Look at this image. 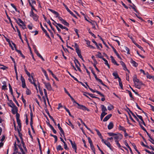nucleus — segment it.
Instances as JSON below:
<instances>
[{
	"label": "nucleus",
	"instance_id": "obj_21",
	"mask_svg": "<svg viewBox=\"0 0 154 154\" xmlns=\"http://www.w3.org/2000/svg\"><path fill=\"white\" fill-rule=\"evenodd\" d=\"M131 63L132 64L133 66L135 67H137L138 66L137 63L135 61L133 60L131 58Z\"/></svg>",
	"mask_w": 154,
	"mask_h": 154
},
{
	"label": "nucleus",
	"instance_id": "obj_64",
	"mask_svg": "<svg viewBox=\"0 0 154 154\" xmlns=\"http://www.w3.org/2000/svg\"><path fill=\"white\" fill-rule=\"evenodd\" d=\"M149 140L150 141L152 144L154 145V140H153L152 138H151L150 139H149Z\"/></svg>",
	"mask_w": 154,
	"mask_h": 154
},
{
	"label": "nucleus",
	"instance_id": "obj_57",
	"mask_svg": "<svg viewBox=\"0 0 154 154\" xmlns=\"http://www.w3.org/2000/svg\"><path fill=\"white\" fill-rule=\"evenodd\" d=\"M133 6H131V8L133 9L134 10V11H135L136 13H137L138 11L135 8L136 6L134 4H133Z\"/></svg>",
	"mask_w": 154,
	"mask_h": 154
},
{
	"label": "nucleus",
	"instance_id": "obj_35",
	"mask_svg": "<svg viewBox=\"0 0 154 154\" xmlns=\"http://www.w3.org/2000/svg\"><path fill=\"white\" fill-rule=\"evenodd\" d=\"M146 77L147 78L149 79H152L153 78L154 76H151L149 75L148 72L146 73Z\"/></svg>",
	"mask_w": 154,
	"mask_h": 154
},
{
	"label": "nucleus",
	"instance_id": "obj_13",
	"mask_svg": "<svg viewBox=\"0 0 154 154\" xmlns=\"http://www.w3.org/2000/svg\"><path fill=\"white\" fill-rule=\"evenodd\" d=\"M110 45L111 46V47L112 48L114 53L116 54V56H117V57L120 59L122 60V58L121 57H120V55L119 54L117 53V51H116V49L114 48L112 45Z\"/></svg>",
	"mask_w": 154,
	"mask_h": 154
},
{
	"label": "nucleus",
	"instance_id": "obj_27",
	"mask_svg": "<svg viewBox=\"0 0 154 154\" xmlns=\"http://www.w3.org/2000/svg\"><path fill=\"white\" fill-rule=\"evenodd\" d=\"M16 51L19 54H20L21 56L23 58H25V56H24L23 54H22L21 51L19 50H18L17 49H16Z\"/></svg>",
	"mask_w": 154,
	"mask_h": 154
},
{
	"label": "nucleus",
	"instance_id": "obj_14",
	"mask_svg": "<svg viewBox=\"0 0 154 154\" xmlns=\"http://www.w3.org/2000/svg\"><path fill=\"white\" fill-rule=\"evenodd\" d=\"M14 19H15V20L16 21L17 23L18 24V25L19 26H21L23 29H24L26 28V25L24 23H23V24H22V25H21L18 22L17 20V19H16V18H14Z\"/></svg>",
	"mask_w": 154,
	"mask_h": 154
},
{
	"label": "nucleus",
	"instance_id": "obj_31",
	"mask_svg": "<svg viewBox=\"0 0 154 154\" xmlns=\"http://www.w3.org/2000/svg\"><path fill=\"white\" fill-rule=\"evenodd\" d=\"M95 131L97 132V134L99 136L101 139H102V136L101 134L100 133V131L97 129H96Z\"/></svg>",
	"mask_w": 154,
	"mask_h": 154
},
{
	"label": "nucleus",
	"instance_id": "obj_17",
	"mask_svg": "<svg viewBox=\"0 0 154 154\" xmlns=\"http://www.w3.org/2000/svg\"><path fill=\"white\" fill-rule=\"evenodd\" d=\"M112 115L111 114H109L106 116L103 119V122H106L112 116Z\"/></svg>",
	"mask_w": 154,
	"mask_h": 154
},
{
	"label": "nucleus",
	"instance_id": "obj_9",
	"mask_svg": "<svg viewBox=\"0 0 154 154\" xmlns=\"http://www.w3.org/2000/svg\"><path fill=\"white\" fill-rule=\"evenodd\" d=\"M40 25L41 29H42V31L44 32L45 33L46 35L49 38H50V36L49 34L47 33L46 30L44 29V27H43L41 23H40Z\"/></svg>",
	"mask_w": 154,
	"mask_h": 154
},
{
	"label": "nucleus",
	"instance_id": "obj_6",
	"mask_svg": "<svg viewBox=\"0 0 154 154\" xmlns=\"http://www.w3.org/2000/svg\"><path fill=\"white\" fill-rule=\"evenodd\" d=\"M93 75H94L95 79H96V80L97 81L99 82L102 85H103L104 86H105V87H106L107 88H108V87L106 85L104 84L103 82L101 80H100V79L98 78L97 77V76L95 74H95H94Z\"/></svg>",
	"mask_w": 154,
	"mask_h": 154
},
{
	"label": "nucleus",
	"instance_id": "obj_29",
	"mask_svg": "<svg viewBox=\"0 0 154 154\" xmlns=\"http://www.w3.org/2000/svg\"><path fill=\"white\" fill-rule=\"evenodd\" d=\"M24 66V70L25 71V72L26 74L28 75L29 77L30 78V77L31 76V75H30V73L27 70V69L26 68L25 66Z\"/></svg>",
	"mask_w": 154,
	"mask_h": 154
},
{
	"label": "nucleus",
	"instance_id": "obj_25",
	"mask_svg": "<svg viewBox=\"0 0 154 154\" xmlns=\"http://www.w3.org/2000/svg\"><path fill=\"white\" fill-rule=\"evenodd\" d=\"M101 107L102 112H105L107 111V109L104 105H101Z\"/></svg>",
	"mask_w": 154,
	"mask_h": 154
},
{
	"label": "nucleus",
	"instance_id": "obj_44",
	"mask_svg": "<svg viewBox=\"0 0 154 154\" xmlns=\"http://www.w3.org/2000/svg\"><path fill=\"white\" fill-rule=\"evenodd\" d=\"M85 94H88V95H89L92 98H96V97L94 96L93 94H90L89 93H87V92H85Z\"/></svg>",
	"mask_w": 154,
	"mask_h": 154
},
{
	"label": "nucleus",
	"instance_id": "obj_43",
	"mask_svg": "<svg viewBox=\"0 0 154 154\" xmlns=\"http://www.w3.org/2000/svg\"><path fill=\"white\" fill-rule=\"evenodd\" d=\"M113 106L111 104H110L109 106L108 107V109L109 110H111L112 109H113Z\"/></svg>",
	"mask_w": 154,
	"mask_h": 154
},
{
	"label": "nucleus",
	"instance_id": "obj_48",
	"mask_svg": "<svg viewBox=\"0 0 154 154\" xmlns=\"http://www.w3.org/2000/svg\"><path fill=\"white\" fill-rule=\"evenodd\" d=\"M131 114L135 118V119L137 120L139 122H140L139 119L137 118V117L134 114V113L133 112H132L131 113Z\"/></svg>",
	"mask_w": 154,
	"mask_h": 154
},
{
	"label": "nucleus",
	"instance_id": "obj_15",
	"mask_svg": "<svg viewBox=\"0 0 154 154\" xmlns=\"http://www.w3.org/2000/svg\"><path fill=\"white\" fill-rule=\"evenodd\" d=\"M48 10L52 13H54V14H55L56 15V17L58 18V17L59 16V13L57 12L50 9H48Z\"/></svg>",
	"mask_w": 154,
	"mask_h": 154
},
{
	"label": "nucleus",
	"instance_id": "obj_34",
	"mask_svg": "<svg viewBox=\"0 0 154 154\" xmlns=\"http://www.w3.org/2000/svg\"><path fill=\"white\" fill-rule=\"evenodd\" d=\"M33 73H31V77H32L33 81V84L34 85V86L36 87V88L37 89V85L35 83V79H34V78L33 76H32V74H33Z\"/></svg>",
	"mask_w": 154,
	"mask_h": 154
},
{
	"label": "nucleus",
	"instance_id": "obj_30",
	"mask_svg": "<svg viewBox=\"0 0 154 154\" xmlns=\"http://www.w3.org/2000/svg\"><path fill=\"white\" fill-rule=\"evenodd\" d=\"M107 114V113L106 112H102V113H101V116H100V119H101V120H102L103 117Z\"/></svg>",
	"mask_w": 154,
	"mask_h": 154
},
{
	"label": "nucleus",
	"instance_id": "obj_51",
	"mask_svg": "<svg viewBox=\"0 0 154 154\" xmlns=\"http://www.w3.org/2000/svg\"><path fill=\"white\" fill-rule=\"evenodd\" d=\"M20 79L21 80L22 83H23L25 82V80L24 78L23 77V76H22V75H21V76H20Z\"/></svg>",
	"mask_w": 154,
	"mask_h": 154
},
{
	"label": "nucleus",
	"instance_id": "obj_7",
	"mask_svg": "<svg viewBox=\"0 0 154 154\" xmlns=\"http://www.w3.org/2000/svg\"><path fill=\"white\" fill-rule=\"evenodd\" d=\"M44 83L45 85L46 88L48 91H51L52 90L51 85L49 83H47L45 82Z\"/></svg>",
	"mask_w": 154,
	"mask_h": 154
},
{
	"label": "nucleus",
	"instance_id": "obj_32",
	"mask_svg": "<svg viewBox=\"0 0 154 154\" xmlns=\"http://www.w3.org/2000/svg\"><path fill=\"white\" fill-rule=\"evenodd\" d=\"M134 44L138 48L140 49H141L142 51H144V52H145V51L143 50V48L141 47L140 46L137 44L136 42L134 43Z\"/></svg>",
	"mask_w": 154,
	"mask_h": 154
},
{
	"label": "nucleus",
	"instance_id": "obj_62",
	"mask_svg": "<svg viewBox=\"0 0 154 154\" xmlns=\"http://www.w3.org/2000/svg\"><path fill=\"white\" fill-rule=\"evenodd\" d=\"M88 142L90 144V145H91L93 144L92 143V141H91V140L90 137H88Z\"/></svg>",
	"mask_w": 154,
	"mask_h": 154
},
{
	"label": "nucleus",
	"instance_id": "obj_38",
	"mask_svg": "<svg viewBox=\"0 0 154 154\" xmlns=\"http://www.w3.org/2000/svg\"><path fill=\"white\" fill-rule=\"evenodd\" d=\"M9 88L10 91L11 93V95H13V90H12V89L11 86L10 84H9Z\"/></svg>",
	"mask_w": 154,
	"mask_h": 154
},
{
	"label": "nucleus",
	"instance_id": "obj_22",
	"mask_svg": "<svg viewBox=\"0 0 154 154\" xmlns=\"http://www.w3.org/2000/svg\"><path fill=\"white\" fill-rule=\"evenodd\" d=\"M114 125L112 122H110L108 126V128L109 130H110L113 128Z\"/></svg>",
	"mask_w": 154,
	"mask_h": 154
},
{
	"label": "nucleus",
	"instance_id": "obj_55",
	"mask_svg": "<svg viewBox=\"0 0 154 154\" xmlns=\"http://www.w3.org/2000/svg\"><path fill=\"white\" fill-rule=\"evenodd\" d=\"M37 140L38 142V144L39 149H41L42 148V147H41V145L40 144L39 139L38 138H37Z\"/></svg>",
	"mask_w": 154,
	"mask_h": 154
},
{
	"label": "nucleus",
	"instance_id": "obj_60",
	"mask_svg": "<svg viewBox=\"0 0 154 154\" xmlns=\"http://www.w3.org/2000/svg\"><path fill=\"white\" fill-rule=\"evenodd\" d=\"M15 113L16 114V119H20V114L17 112L16 113Z\"/></svg>",
	"mask_w": 154,
	"mask_h": 154
},
{
	"label": "nucleus",
	"instance_id": "obj_36",
	"mask_svg": "<svg viewBox=\"0 0 154 154\" xmlns=\"http://www.w3.org/2000/svg\"><path fill=\"white\" fill-rule=\"evenodd\" d=\"M112 75L115 77V79H116L119 78V76L117 72H113Z\"/></svg>",
	"mask_w": 154,
	"mask_h": 154
},
{
	"label": "nucleus",
	"instance_id": "obj_53",
	"mask_svg": "<svg viewBox=\"0 0 154 154\" xmlns=\"http://www.w3.org/2000/svg\"><path fill=\"white\" fill-rule=\"evenodd\" d=\"M17 131H18V135L20 137L23 136L22 134L20 133V131L19 129L18 128H17Z\"/></svg>",
	"mask_w": 154,
	"mask_h": 154
},
{
	"label": "nucleus",
	"instance_id": "obj_52",
	"mask_svg": "<svg viewBox=\"0 0 154 154\" xmlns=\"http://www.w3.org/2000/svg\"><path fill=\"white\" fill-rule=\"evenodd\" d=\"M38 87L39 89L40 93L42 96L43 95V92L42 90L40 89V87L39 85L38 86Z\"/></svg>",
	"mask_w": 154,
	"mask_h": 154
},
{
	"label": "nucleus",
	"instance_id": "obj_39",
	"mask_svg": "<svg viewBox=\"0 0 154 154\" xmlns=\"http://www.w3.org/2000/svg\"><path fill=\"white\" fill-rule=\"evenodd\" d=\"M98 54L96 55V56H97L98 57L101 58H102V56L101 53L100 52H98Z\"/></svg>",
	"mask_w": 154,
	"mask_h": 154
},
{
	"label": "nucleus",
	"instance_id": "obj_40",
	"mask_svg": "<svg viewBox=\"0 0 154 154\" xmlns=\"http://www.w3.org/2000/svg\"><path fill=\"white\" fill-rule=\"evenodd\" d=\"M12 96H13V100L15 102V103H16L17 106H20L19 104L17 101L16 99V98L13 95H12Z\"/></svg>",
	"mask_w": 154,
	"mask_h": 154
},
{
	"label": "nucleus",
	"instance_id": "obj_33",
	"mask_svg": "<svg viewBox=\"0 0 154 154\" xmlns=\"http://www.w3.org/2000/svg\"><path fill=\"white\" fill-rule=\"evenodd\" d=\"M12 108H13L12 109V112L13 114H15L17 112L18 109L17 107V110H15L14 109V107H13Z\"/></svg>",
	"mask_w": 154,
	"mask_h": 154
},
{
	"label": "nucleus",
	"instance_id": "obj_20",
	"mask_svg": "<svg viewBox=\"0 0 154 154\" xmlns=\"http://www.w3.org/2000/svg\"><path fill=\"white\" fill-rule=\"evenodd\" d=\"M48 70L51 74V75L53 76V77L57 81H59V80L58 78L56 77L55 75L53 73L52 71L50 70L49 69H48Z\"/></svg>",
	"mask_w": 154,
	"mask_h": 154
},
{
	"label": "nucleus",
	"instance_id": "obj_8",
	"mask_svg": "<svg viewBox=\"0 0 154 154\" xmlns=\"http://www.w3.org/2000/svg\"><path fill=\"white\" fill-rule=\"evenodd\" d=\"M76 51L78 54V56L83 61H84L83 58L81 54V51L79 48H77L75 49Z\"/></svg>",
	"mask_w": 154,
	"mask_h": 154
},
{
	"label": "nucleus",
	"instance_id": "obj_16",
	"mask_svg": "<svg viewBox=\"0 0 154 154\" xmlns=\"http://www.w3.org/2000/svg\"><path fill=\"white\" fill-rule=\"evenodd\" d=\"M91 24V25H92V28L95 29H96L95 26V24H96L97 26H98V25L97 24V23L94 21L92 20L91 22L90 21L89 22Z\"/></svg>",
	"mask_w": 154,
	"mask_h": 154
},
{
	"label": "nucleus",
	"instance_id": "obj_49",
	"mask_svg": "<svg viewBox=\"0 0 154 154\" xmlns=\"http://www.w3.org/2000/svg\"><path fill=\"white\" fill-rule=\"evenodd\" d=\"M108 147H109L112 150L111 148V145L110 143L109 142H107V143L106 144Z\"/></svg>",
	"mask_w": 154,
	"mask_h": 154
},
{
	"label": "nucleus",
	"instance_id": "obj_59",
	"mask_svg": "<svg viewBox=\"0 0 154 154\" xmlns=\"http://www.w3.org/2000/svg\"><path fill=\"white\" fill-rule=\"evenodd\" d=\"M74 63L75 64V65H76V63H78L79 64V65L80 66V64L79 62V61H78V60L76 58H75V60H74Z\"/></svg>",
	"mask_w": 154,
	"mask_h": 154
},
{
	"label": "nucleus",
	"instance_id": "obj_42",
	"mask_svg": "<svg viewBox=\"0 0 154 154\" xmlns=\"http://www.w3.org/2000/svg\"><path fill=\"white\" fill-rule=\"evenodd\" d=\"M119 128L120 130L123 131L124 132H125V131L126 130L125 129V128L123 127L121 125H119Z\"/></svg>",
	"mask_w": 154,
	"mask_h": 154
},
{
	"label": "nucleus",
	"instance_id": "obj_1",
	"mask_svg": "<svg viewBox=\"0 0 154 154\" xmlns=\"http://www.w3.org/2000/svg\"><path fill=\"white\" fill-rule=\"evenodd\" d=\"M30 16L32 17L33 20L35 21H37L38 20V16L36 14H35L32 11H31Z\"/></svg>",
	"mask_w": 154,
	"mask_h": 154
},
{
	"label": "nucleus",
	"instance_id": "obj_37",
	"mask_svg": "<svg viewBox=\"0 0 154 154\" xmlns=\"http://www.w3.org/2000/svg\"><path fill=\"white\" fill-rule=\"evenodd\" d=\"M115 142L118 145L119 148L121 149L124 151L123 149L121 148V146L120 144L119 143V141L118 140H116Z\"/></svg>",
	"mask_w": 154,
	"mask_h": 154
},
{
	"label": "nucleus",
	"instance_id": "obj_47",
	"mask_svg": "<svg viewBox=\"0 0 154 154\" xmlns=\"http://www.w3.org/2000/svg\"><path fill=\"white\" fill-rule=\"evenodd\" d=\"M126 91H127L128 92V93L130 97L132 99H134V98L133 97V96H132V94L131 92L128 90H126Z\"/></svg>",
	"mask_w": 154,
	"mask_h": 154
},
{
	"label": "nucleus",
	"instance_id": "obj_50",
	"mask_svg": "<svg viewBox=\"0 0 154 154\" xmlns=\"http://www.w3.org/2000/svg\"><path fill=\"white\" fill-rule=\"evenodd\" d=\"M71 145H72V148L73 149L77 148V146H76V144L75 142H74L73 143V144H72Z\"/></svg>",
	"mask_w": 154,
	"mask_h": 154
},
{
	"label": "nucleus",
	"instance_id": "obj_54",
	"mask_svg": "<svg viewBox=\"0 0 154 154\" xmlns=\"http://www.w3.org/2000/svg\"><path fill=\"white\" fill-rule=\"evenodd\" d=\"M127 111L128 112V114L129 115V117H130V118L131 119V120L134 122H135V121L132 118V117L131 115H130V113H129V112H128V111Z\"/></svg>",
	"mask_w": 154,
	"mask_h": 154
},
{
	"label": "nucleus",
	"instance_id": "obj_18",
	"mask_svg": "<svg viewBox=\"0 0 154 154\" xmlns=\"http://www.w3.org/2000/svg\"><path fill=\"white\" fill-rule=\"evenodd\" d=\"M110 58L111 59L112 62L114 64L116 65L117 66L119 65V64L117 63V62H116V61L114 58L112 56H110Z\"/></svg>",
	"mask_w": 154,
	"mask_h": 154
},
{
	"label": "nucleus",
	"instance_id": "obj_4",
	"mask_svg": "<svg viewBox=\"0 0 154 154\" xmlns=\"http://www.w3.org/2000/svg\"><path fill=\"white\" fill-rule=\"evenodd\" d=\"M134 84L135 87L139 89H140L141 85H144L140 81L138 82L134 83Z\"/></svg>",
	"mask_w": 154,
	"mask_h": 154
},
{
	"label": "nucleus",
	"instance_id": "obj_45",
	"mask_svg": "<svg viewBox=\"0 0 154 154\" xmlns=\"http://www.w3.org/2000/svg\"><path fill=\"white\" fill-rule=\"evenodd\" d=\"M139 124L140 127L141 128H142V129L144 131H145V132H146V129L144 128L141 125V123L140 122H139Z\"/></svg>",
	"mask_w": 154,
	"mask_h": 154
},
{
	"label": "nucleus",
	"instance_id": "obj_24",
	"mask_svg": "<svg viewBox=\"0 0 154 154\" xmlns=\"http://www.w3.org/2000/svg\"><path fill=\"white\" fill-rule=\"evenodd\" d=\"M57 25L61 29H65L66 30H68V29L65 26H63L61 24H60V23H57Z\"/></svg>",
	"mask_w": 154,
	"mask_h": 154
},
{
	"label": "nucleus",
	"instance_id": "obj_56",
	"mask_svg": "<svg viewBox=\"0 0 154 154\" xmlns=\"http://www.w3.org/2000/svg\"><path fill=\"white\" fill-rule=\"evenodd\" d=\"M128 36L129 38H130L131 39L133 42L134 44V43H135L136 42H135V41L134 40L133 38H132V37L131 36L129 35H128Z\"/></svg>",
	"mask_w": 154,
	"mask_h": 154
},
{
	"label": "nucleus",
	"instance_id": "obj_23",
	"mask_svg": "<svg viewBox=\"0 0 154 154\" xmlns=\"http://www.w3.org/2000/svg\"><path fill=\"white\" fill-rule=\"evenodd\" d=\"M133 81L134 82V83L136 82H138L139 81V79L137 78V75H134L133 76Z\"/></svg>",
	"mask_w": 154,
	"mask_h": 154
},
{
	"label": "nucleus",
	"instance_id": "obj_26",
	"mask_svg": "<svg viewBox=\"0 0 154 154\" xmlns=\"http://www.w3.org/2000/svg\"><path fill=\"white\" fill-rule=\"evenodd\" d=\"M123 49L124 51L126 52V51H127V54H130L129 49L127 47H124L123 48Z\"/></svg>",
	"mask_w": 154,
	"mask_h": 154
},
{
	"label": "nucleus",
	"instance_id": "obj_11",
	"mask_svg": "<svg viewBox=\"0 0 154 154\" xmlns=\"http://www.w3.org/2000/svg\"><path fill=\"white\" fill-rule=\"evenodd\" d=\"M115 136L114 138L117 140L119 139H121L122 137V135L120 134H116V135H114Z\"/></svg>",
	"mask_w": 154,
	"mask_h": 154
},
{
	"label": "nucleus",
	"instance_id": "obj_10",
	"mask_svg": "<svg viewBox=\"0 0 154 154\" xmlns=\"http://www.w3.org/2000/svg\"><path fill=\"white\" fill-rule=\"evenodd\" d=\"M122 66L123 67V69L124 70H127L129 73L130 72L127 69L126 66L125 64L124 63V62H123L122 61H121L120 62Z\"/></svg>",
	"mask_w": 154,
	"mask_h": 154
},
{
	"label": "nucleus",
	"instance_id": "obj_28",
	"mask_svg": "<svg viewBox=\"0 0 154 154\" xmlns=\"http://www.w3.org/2000/svg\"><path fill=\"white\" fill-rule=\"evenodd\" d=\"M42 71H43V72L44 73V74H45V75L46 77V79L48 80H49V79L48 77V76L47 75V73H46V72L45 70L44 69H42Z\"/></svg>",
	"mask_w": 154,
	"mask_h": 154
},
{
	"label": "nucleus",
	"instance_id": "obj_46",
	"mask_svg": "<svg viewBox=\"0 0 154 154\" xmlns=\"http://www.w3.org/2000/svg\"><path fill=\"white\" fill-rule=\"evenodd\" d=\"M67 124L71 126L72 128V129H74V125H72V123L69 120V123H67Z\"/></svg>",
	"mask_w": 154,
	"mask_h": 154
},
{
	"label": "nucleus",
	"instance_id": "obj_2",
	"mask_svg": "<svg viewBox=\"0 0 154 154\" xmlns=\"http://www.w3.org/2000/svg\"><path fill=\"white\" fill-rule=\"evenodd\" d=\"M85 84H86V85L88 86L89 89L92 92L94 93V92H96L98 94L100 95L102 97H104V95L103 94H102L101 92H99L98 91H95L92 89V88H90L89 86L88 85L87 83V82H85Z\"/></svg>",
	"mask_w": 154,
	"mask_h": 154
},
{
	"label": "nucleus",
	"instance_id": "obj_3",
	"mask_svg": "<svg viewBox=\"0 0 154 154\" xmlns=\"http://www.w3.org/2000/svg\"><path fill=\"white\" fill-rule=\"evenodd\" d=\"M77 104L79 106V107L78 108V109H82L83 110H87L88 111H89L90 110L88 109L86 106L83 105H81L79 104V103H77Z\"/></svg>",
	"mask_w": 154,
	"mask_h": 154
},
{
	"label": "nucleus",
	"instance_id": "obj_61",
	"mask_svg": "<svg viewBox=\"0 0 154 154\" xmlns=\"http://www.w3.org/2000/svg\"><path fill=\"white\" fill-rule=\"evenodd\" d=\"M31 91L28 89H27L26 91V93L27 95H30L31 94Z\"/></svg>",
	"mask_w": 154,
	"mask_h": 154
},
{
	"label": "nucleus",
	"instance_id": "obj_5",
	"mask_svg": "<svg viewBox=\"0 0 154 154\" xmlns=\"http://www.w3.org/2000/svg\"><path fill=\"white\" fill-rule=\"evenodd\" d=\"M59 19L61 22L64 25L69 26V23H67L65 20H63L62 18L60 16L58 17Z\"/></svg>",
	"mask_w": 154,
	"mask_h": 154
},
{
	"label": "nucleus",
	"instance_id": "obj_58",
	"mask_svg": "<svg viewBox=\"0 0 154 154\" xmlns=\"http://www.w3.org/2000/svg\"><path fill=\"white\" fill-rule=\"evenodd\" d=\"M107 134H108L109 135V136H114V135H116V134H115V133H110V132L108 133H107Z\"/></svg>",
	"mask_w": 154,
	"mask_h": 154
},
{
	"label": "nucleus",
	"instance_id": "obj_41",
	"mask_svg": "<svg viewBox=\"0 0 154 154\" xmlns=\"http://www.w3.org/2000/svg\"><path fill=\"white\" fill-rule=\"evenodd\" d=\"M57 150H62L63 149L62 147V146L61 145H58L57 147Z\"/></svg>",
	"mask_w": 154,
	"mask_h": 154
},
{
	"label": "nucleus",
	"instance_id": "obj_63",
	"mask_svg": "<svg viewBox=\"0 0 154 154\" xmlns=\"http://www.w3.org/2000/svg\"><path fill=\"white\" fill-rule=\"evenodd\" d=\"M145 151H146L148 153H149L150 154H154V152H150L148 150H147L146 149H145Z\"/></svg>",
	"mask_w": 154,
	"mask_h": 154
},
{
	"label": "nucleus",
	"instance_id": "obj_19",
	"mask_svg": "<svg viewBox=\"0 0 154 154\" xmlns=\"http://www.w3.org/2000/svg\"><path fill=\"white\" fill-rule=\"evenodd\" d=\"M30 126H32L33 124V121H32L33 114H32V111L31 110V112L30 113Z\"/></svg>",
	"mask_w": 154,
	"mask_h": 154
},
{
	"label": "nucleus",
	"instance_id": "obj_12",
	"mask_svg": "<svg viewBox=\"0 0 154 154\" xmlns=\"http://www.w3.org/2000/svg\"><path fill=\"white\" fill-rule=\"evenodd\" d=\"M9 102L11 104H8V105H9V106L11 107H15L14 109L15 110H17V107L13 103L12 100H9Z\"/></svg>",
	"mask_w": 154,
	"mask_h": 154
}]
</instances>
